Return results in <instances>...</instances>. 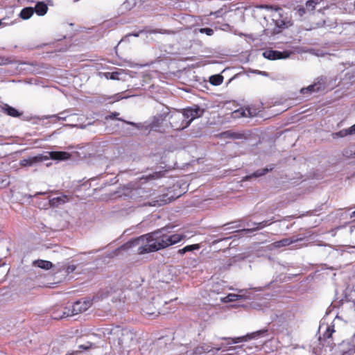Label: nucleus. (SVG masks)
I'll return each mask as SVG.
<instances>
[{
    "label": "nucleus",
    "instance_id": "f257e3e1",
    "mask_svg": "<svg viewBox=\"0 0 355 355\" xmlns=\"http://www.w3.org/2000/svg\"><path fill=\"white\" fill-rule=\"evenodd\" d=\"M166 229L162 228L150 234H147L132 239L116 250L113 253L118 255L122 250L131 248H137L139 254L155 252L171 245L169 243Z\"/></svg>",
    "mask_w": 355,
    "mask_h": 355
},
{
    "label": "nucleus",
    "instance_id": "f03ea898",
    "mask_svg": "<svg viewBox=\"0 0 355 355\" xmlns=\"http://www.w3.org/2000/svg\"><path fill=\"white\" fill-rule=\"evenodd\" d=\"M109 342L121 354H128L137 344L136 334L131 329L115 327L110 331Z\"/></svg>",
    "mask_w": 355,
    "mask_h": 355
},
{
    "label": "nucleus",
    "instance_id": "7ed1b4c3",
    "mask_svg": "<svg viewBox=\"0 0 355 355\" xmlns=\"http://www.w3.org/2000/svg\"><path fill=\"white\" fill-rule=\"evenodd\" d=\"M169 123L171 128L177 131L182 130L189 125L182 110L171 112L169 114Z\"/></svg>",
    "mask_w": 355,
    "mask_h": 355
},
{
    "label": "nucleus",
    "instance_id": "20e7f679",
    "mask_svg": "<svg viewBox=\"0 0 355 355\" xmlns=\"http://www.w3.org/2000/svg\"><path fill=\"white\" fill-rule=\"evenodd\" d=\"M184 116L189 125L196 119L202 116L204 114V109L200 108L198 105H193L182 110Z\"/></svg>",
    "mask_w": 355,
    "mask_h": 355
},
{
    "label": "nucleus",
    "instance_id": "39448f33",
    "mask_svg": "<svg viewBox=\"0 0 355 355\" xmlns=\"http://www.w3.org/2000/svg\"><path fill=\"white\" fill-rule=\"evenodd\" d=\"M92 301L89 300L83 299L76 301L72 305V313L76 315L87 311L92 305Z\"/></svg>",
    "mask_w": 355,
    "mask_h": 355
},
{
    "label": "nucleus",
    "instance_id": "423d86ee",
    "mask_svg": "<svg viewBox=\"0 0 355 355\" xmlns=\"http://www.w3.org/2000/svg\"><path fill=\"white\" fill-rule=\"evenodd\" d=\"M263 56L270 60H279L286 58L289 56L288 52H281L275 50H267L263 52Z\"/></svg>",
    "mask_w": 355,
    "mask_h": 355
},
{
    "label": "nucleus",
    "instance_id": "0eeeda50",
    "mask_svg": "<svg viewBox=\"0 0 355 355\" xmlns=\"http://www.w3.org/2000/svg\"><path fill=\"white\" fill-rule=\"evenodd\" d=\"M48 202L44 205V208L46 209L48 207H58L60 205H64L69 201V198L66 195H62L55 198L48 197Z\"/></svg>",
    "mask_w": 355,
    "mask_h": 355
},
{
    "label": "nucleus",
    "instance_id": "6e6552de",
    "mask_svg": "<svg viewBox=\"0 0 355 355\" xmlns=\"http://www.w3.org/2000/svg\"><path fill=\"white\" fill-rule=\"evenodd\" d=\"M49 157L42 155H38L34 157H29L28 158L23 159L20 161V165L21 166H31L38 162H42L47 160Z\"/></svg>",
    "mask_w": 355,
    "mask_h": 355
},
{
    "label": "nucleus",
    "instance_id": "1a4fd4ad",
    "mask_svg": "<svg viewBox=\"0 0 355 355\" xmlns=\"http://www.w3.org/2000/svg\"><path fill=\"white\" fill-rule=\"evenodd\" d=\"M223 345L217 347H214L209 344L202 343L196 347L193 352H191V355H202L203 354L211 352L213 349H215L216 351H219L222 349Z\"/></svg>",
    "mask_w": 355,
    "mask_h": 355
},
{
    "label": "nucleus",
    "instance_id": "9d476101",
    "mask_svg": "<svg viewBox=\"0 0 355 355\" xmlns=\"http://www.w3.org/2000/svg\"><path fill=\"white\" fill-rule=\"evenodd\" d=\"M143 192L141 188L134 189L131 185L124 186L122 191H120L121 196H124L125 197L135 198L137 195H140Z\"/></svg>",
    "mask_w": 355,
    "mask_h": 355
},
{
    "label": "nucleus",
    "instance_id": "9b49d317",
    "mask_svg": "<svg viewBox=\"0 0 355 355\" xmlns=\"http://www.w3.org/2000/svg\"><path fill=\"white\" fill-rule=\"evenodd\" d=\"M116 292L115 288L112 286L106 287L105 288L101 289L99 291L94 297L92 300L97 302L101 300L104 298L107 297L113 293Z\"/></svg>",
    "mask_w": 355,
    "mask_h": 355
},
{
    "label": "nucleus",
    "instance_id": "f8f14e48",
    "mask_svg": "<svg viewBox=\"0 0 355 355\" xmlns=\"http://www.w3.org/2000/svg\"><path fill=\"white\" fill-rule=\"evenodd\" d=\"M302 240H303V238L294 236H292L290 238H286V239H283L280 241H276L273 243V245L275 248H282V247H284V246H288L292 243H296L297 241H302Z\"/></svg>",
    "mask_w": 355,
    "mask_h": 355
},
{
    "label": "nucleus",
    "instance_id": "ddd939ff",
    "mask_svg": "<svg viewBox=\"0 0 355 355\" xmlns=\"http://www.w3.org/2000/svg\"><path fill=\"white\" fill-rule=\"evenodd\" d=\"M49 157L53 160L65 161L71 158V154L65 151L49 152Z\"/></svg>",
    "mask_w": 355,
    "mask_h": 355
},
{
    "label": "nucleus",
    "instance_id": "4468645a",
    "mask_svg": "<svg viewBox=\"0 0 355 355\" xmlns=\"http://www.w3.org/2000/svg\"><path fill=\"white\" fill-rule=\"evenodd\" d=\"M247 290H239L238 294L230 293L224 297L225 302H234L242 299H246L248 297L245 295Z\"/></svg>",
    "mask_w": 355,
    "mask_h": 355
},
{
    "label": "nucleus",
    "instance_id": "2eb2a0df",
    "mask_svg": "<svg viewBox=\"0 0 355 355\" xmlns=\"http://www.w3.org/2000/svg\"><path fill=\"white\" fill-rule=\"evenodd\" d=\"M165 119L166 116L164 114L154 116L152 121L148 124V128H150V130L161 131L159 128Z\"/></svg>",
    "mask_w": 355,
    "mask_h": 355
},
{
    "label": "nucleus",
    "instance_id": "dca6fc26",
    "mask_svg": "<svg viewBox=\"0 0 355 355\" xmlns=\"http://www.w3.org/2000/svg\"><path fill=\"white\" fill-rule=\"evenodd\" d=\"M254 115H255V112H252L250 108H240L232 113V116L234 119L253 116Z\"/></svg>",
    "mask_w": 355,
    "mask_h": 355
},
{
    "label": "nucleus",
    "instance_id": "f3484780",
    "mask_svg": "<svg viewBox=\"0 0 355 355\" xmlns=\"http://www.w3.org/2000/svg\"><path fill=\"white\" fill-rule=\"evenodd\" d=\"M275 221L273 220V219H270V220H263V221H262L261 223H254L253 224H254V225H255L254 227L243 229L242 231L245 232H248V233H251V232H254L256 230H261L263 227L271 225Z\"/></svg>",
    "mask_w": 355,
    "mask_h": 355
},
{
    "label": "nucleus",
    "instance_id": "a211bd4d",
    "mask_svg": "<svg viewBox=\"0 0 355 355\" xmlns=\"http://www.w3.org/2000/svg\"><path fill=\"white\" fill-rule=\"evenodd\" d=\"M266 331H267L266 330H260V331H254V332H252L250 334H247L246 335L243 336L237 337L238 343L247 342L250 340L257 338L260 335L266 333Z\"/></svg>",
    "mask_w": 355,
    "mask_h": 355
},
{
    "label": "nucleus",
    "instance_id": "6ab92c4d",
    "mask_svg": "<svg viewBox=\"0 0 355 355\" xmlns=\"http://www.w3.org/2000/svg\"><path fill=\"white\" fill-rule=\"evenodd\" d=\"M1 110L8 115L12 117H19L22 114V113L19 112L15 107H12L7 104H5L3 106H1Z\"/></svg>",
    "mask_w": 355,
    "mask_h": 355
},
{
    "label": "nucleus",
    "instance_id": "aec40b11",
    "mask_svg": "<svg viewBox=\"0 0 355 355\" xmlns=\"http://www.w3.org/2000/svg\"><path fill=\"white\" fill-rule=\"evenodd\" d=\"M33 265L36 267L44 270H49L53 267V263L49 261L38 259L33 261Z\"/></svg>",
    "mask_w": 355,
    "mask_h": 355
},
{
    "label": "nucleus",
    "instance_id": "412c9836",
    "mask_svg": "<svg viewBox=\"0 0 355 355\" xmlns=\"http://www.w3.org/2000/svg\"><path fill=\"white\" fill-rule=\"evenodd\" d=\"M355 134V124L347 129H343L334 134L338 137H344L347 135Z\"/></svg>",
    "mask_w": 355,
    "mask_h": 355
},
{
    "label": "nucleus",
    "instance_id": "4be33fe9",
    "mask_svg": "<svg viewBox=\"0 0 355 355\" xmlns=\"http://www.w3.org/2000/svg\"><path fill=\"white\" fill-rule=\"evenodd\" d=\"M48 10L47 6L43 2H39L35 5L34 12H35L38 15L42 16L44 15Z\"/></svg>",
    "mask_w": 355,
    "mask_h": 355
},
{
    "label": "nucleus",
    "instance_id": "5701e85b",
    "mask_svg": "<svg viewBox=\"0 0 355 355\" xmlns=\"http://www.w3.org/2000/svg\"><path fill=\"white\" fill-rule=\"evenodd\" d=\"M70 115L68 114V111L67 110H64L63 112H60L59 114H53V115H51V116H45L44 118L45 119H52V118H55L56 119V120L58 121H66L67 119L69 116Z\"/></svg>",
    "mask_w": 355,
    "mask_h": 355
},
{
    "label": "nucleus",
    "instance_id": "b1692460",
    "mask_svg": "<svg viewBox=\"0 0 355 355\" xmlns=\"http://www.w3.org/2000/svg\"><path fill=\"white\" fill-rule=\"evenodd\" d=\"M34 13V9L31 7L24 8L20 12L19 16L23 19H29Z\"/></svg>",
    "mask_w": 355,
    "mask_h": 355
},
{
    "label": "nucleus",
    "instance_id": "393cba45",
    "mask_svg": "<svg viewBox=\"0 0 355 355\" xmlns=\"http://www.w3.org/2000/svg\"><path fill=\"white\" fill-rule=\"evenodd\" d=\"M184 237V235L180 234H168L169 243H171V245L181 241Z\"/></svg>",
    "mask_w": 355,
    "mask_h": 355
},
{
    "label": "nucleus",
    "instance_id": "a878e982",
    "mask_svg": "<svg viewBox=\"0 0 355 355\" xmlns=\"http://www.w3.org/2000/svg\"><path fill=\"white\" fill-rule=\"evenodd\" d=\"M223 81V76L220 74L213 75L209 78V83L213 85H220L222 84Z\"/></svg>",
    "mask_w": 355,
    "mask_h": 355
},
{
    "label": "nucleus",
    "instance_id": "bb28decb",
    "mask_svg": "<svg viewBox=\"0 0 355 355\" xmlns=\"http://www.w3.org/2000/svg\"><path fill=\"white\" fill-rule=\"evenodd\" d=\"M335 331L334 329V326H328L322 334V336L320 337V340H325L327 339H329L331 337L332 334Z\"/></svg>",
    "mask_w": 355,
    "mask_h": 355
},
{
    "label": "nucleus",
    "instance_id": "cd10ccee",
    "mask_svg": "<svg viewBox=\"0 0 355 355\" xmlns=\"http://www.w3.org/2000/svg\"><path fill=\"white\" fill-rule=\"evenodd\" d=\"M76 268L75 265H62L58 269V272L65 271L67 274L73 272Z\"/></svg>",
    "mask_w": 355,
    "mask_h": 355
},
{
    "label": "nucleus",
    "instance_id": "c85d7f7f",
    "mask_svg": "<svg viewBox=\"0 0 355 355\" xmlns=\"http://www.w3.org/2000/svg\"><path fill=\"white\" fill-rule=\"evenodd\" d=\"M320 0H309L306 3L305 8L308 11H313L315 6L320 3Z\"/></svg>",
    "mask_w": 355,
    "mask_h": 355
},
{
    "label": "nucleus",
    "instance_id": "c756f323",
    "mask_svg": "<svg viewBox=\"0 0 355 355\" xmlns=\"http://www.w3.org/2000/svg\"><path fill=\"white\" fill-rule=\"evenodd\" d=\"M318 90H319V86L316 84H314V85H311L308 86L307 87L302 88L301 89V93L304 94L307 92L312 93L314 92H317Z\"/></svg>",
    "mask_w": 355,
    "mask_h": 355
},
{
    "label": "nucleus",
    "instance_id": "7c9ffc66",
    "mask_svg": "<svg viewBox=\"0 0 355 355\" xmlns=\"http://www.w3.org/2000/svg\"><path fill=\"white\" fill-rule=\"evenodd\" d=\"M119 112H114V113H112L110 115H108V116H105V119H117L119 121H123L124 123H125L127 124H130V125L136 126V124L135 123H133V122L127 121L123 120V119H121L120 118H117V116H119Z\"/></svg>",
    "mask_w": 355,
    "mask_h": 355
},
{
    "label": "nucleus",
    "instance_id": "2f4dec72",
    "mask_svg": "<svg viewBox=\"0 0 355 355\" xmlns=\"http://www.w3.org/2000/svg\"><path fill=\"white\" fill-rule=\"evenodd\" d=\"M270 170H272V168L268 169V168L257 170L252 175H250L249 177H246L245 179H248L249 178H251V177H255V178L260 177L261 175H265L266 173H268Z\"/></svg>",
    "mask_w": 355,
    "mask_h": 355
},
{
    "label": "nucleus",
    "instance_id": "473e14b6",
    "mask_svg": "<svg viewBox=\"0 0 355 355\" xmlns=\"http://www.w3.org/2000/svg\"><path fill=\"white\" fill-rule=\"evenodd\" d=\"M228 350H235L236 352L234 353L235 355H245V351L243 348V346H235V347H230Z\"/></svg>",
    "mask_w": 355,
    "mask_h": 355
},
{
    "label": "nucleus",
    "instance_id": "72a5a7b5",
    "mask_svg": "<svg viewBox=\"0 0 355 355\" xmlns=\"http://www.w3.org/2000/svg\"><path fill=\"white\" fill-rule=\"evenodd\" d=\"M121 74L120 72L119 71H115V72H112V73H110V72H107L105 73V77L107 79H111V80H119V75Z\"/></svg>",
    "mask_w": 355,
    "mask_h": 355
},
{
    "label": "nucleus",
    "instance_id": "f704fd0d",
    "mask_svg": "<svg viewBox=\"0 0 355 355\" xmlns=\"http://www.w3.org/2000/svg\"><path fill=\"white\" fill-rule=\"evenodd\" d=\"M142 313L144 316L148 317L149 318H153L154 317L158 315L155 312H148V308L143 309Z\"/></svg>",
    "mask_w": 355,
    "mask_h": 355
},
{
    "label": "nucleus",
    "instance_id": "c9c22d12",
    "mask_svg": "<svg viewBox=\"0 0 355 355\" xmlns=\"http://www.w3.org/2000/svg\"><path fill=\"white\" fill-rule=\"evenodd\" d=\"M200 33H205L207 35L211 36L214 34V30L210 28H202L199 29Z\"/></svg>",
    "mask_w": 355,
    "mask_h": 355
},
{
    "label": "nucleus",
    "instance_id": "e433bc0d",
    "mask_svg": "<svg viewBox=\"0 0 355 355\" xmlns=\"http://www.w3.org/2000/svg\"><path fill=\"white\" fill-rule=\"evenodd\" d=\"M200 248L199 244H193L185 246V250L187 252H191L195 250H199Z\"/></svg>",
    "mask_w": 355,
    "mask_h": 355
},
{
    "label": "nucleus",
    "instance_id": "4c0bfd02",
    "mask_svg": "<svg viewBox=\"0 0 355 355\" xmlns=\"http://www.w3.org/2000/svg\"><path fill=\"white\" fill-rule=\"evenodd\" d=\"M11 62L12 60L10 58L0 56V65L8 64Z\"/></svg>",
    "mask_w": 355,
    "mask_h": 355
},
{
    "label": "nucleus",
    "instance_id": "58836bf2",
    "mask_svg": "<svg viewBox=\"0 0 355 355\" xmlns=\"http://www.w3.org/2000/svg\"><path fill=\"white\" fill-rule=\"evenodd\" d=\"M166 202V200H156L153 202H150L149 205L150 206H161L162 205H164Z\"/></svg>",
    "mask_w": 355,
    "mask_h": 355
},
{
    "label": "nucleus",
    "instance_id": "ea45409f",
    "mask_svg": "<svg viewBox=\"0 0 355 355\" xmlns=\"http://www.w3.org/2000/svg\"><path fill=\"white\" fill-rule=\"evenodd\" d=\"M220 339L221 340H231L232 343H227L228 345L232 344V343H234V344L238 343L237 337H234V338L222 337V338H220Z\"/></svg>",
    "mask_w": 355,
    "mask_h": 355
},
{
    "label": "nucleus",
    "instance_id": "a19ab883",
    "mask_svg": "<svg viewBox=\"0 0 355 355\" xmlns=\"http://www.w3.org/2000/svg\"><path fill=\"white\" fill-rule=\"evenodd\" d=\"M92 345L89 344V343H86V344H84V345H79V348L80 349H85V350H87L88 349H89L91 347Z\"/></svg>",
    "mask_w": 355,
    "mask_h": 355
},
{
    "label": "nucleus",
    "instance_id": "79ce46f5",
    "mask_svg": "<svg viewBox=\"0 0 355 355\" xmlns=\"http://www.w3.org/2000/svg\"><path fill=\"white\" fill-rule=\"evenodd\" d=\"M306 8H300L298 10H297V12L299 14L300 16H302L305 12H306Z\"/></svg>",
    "mask_w": 355,
    "mask_h": 355
},
{
    "label": "nucleus",
    "instance_id": "37998d69",
    "mask_svg": "<svg viewBox=\"0 0 355 355\" xmlns=\"http://www.w3.org/2000/svg\"><path fill=\"white\" fill-rule=\"evenodd\" d=\"M186 252H187V251H186V250H185V247H184V248H182V249H180V250H178V253H179L180 254H185Z\"/></svg>",
    "mask_w": 355,
    "mask_h": 355
},
{
    "label": "nucleus",
    "instance_id": "c03bdc74",
    "mask_svg": "<svg viewBox=\"0 0 355 355\" xmlns=\"http://www.w3.org/2000/svg\"><path fill=\"white\" fill-rule=\"evenodd\" d=\"M256 73L258 74H261L262 76H268V73L266 71H256Z\"/></svg>",
    "mask_w": 355,
    "mask_h": 355
},
{
    "label": "nucleus",
    "instance_id": "a18cd8bd",
    "mask_svg": "<svg viewBox=\"0 0 355 355\" xmlns=\"http://www.w3.org/2000/svg\"><path fill=\"white\" fill-rule=\"evenodd\" d=\"M49 193V192L46 191V192H37L34 196H37V195H46Z\"/></svg>",
    "mask_w": 355,
    "mask_h": 355
},
{
    "label": "nucleus",
    "instance_id": "49530a36",
    "mask_svg": "<svg viewBox=\"0 0 355 355\" xmlns=\"http://www.w3.org/2000/svg\"><path fill=\"white\" fill-rule=\"evenodd\" d=\"M277 26L279 27H283L284 26V23L282 21L281 23L277 22Z\"/></svg>",
    "mask_w": 355,
    "mask_h": 355
},
{
    "label": "nucleus",
    "instance_id": "de8ad7c7",
    "mask_svg": "<svg viewBox=\"0 0 355 355\" xmlns=\"http://www.w3.org/2000/svg\"><path fill=\"white\" fill-rule=\"evenodd\" d=\"M139 33H135L129 34V35H128L126 37H128V36H130V35H132V36H135V37H138V36H139Z\"/></svg>",
    "mask_w": 355,
    "mask_h": 355
},
{
    "label": "nucleus",
    "instance_id": "09e8293b",
    "mask_svg": "<svg viewBox=\"0 0 355 355\" xmlns=\"http://www.w3.org/2000/svg\"><path fill=\"white\" fill-rule=\"evenodd\" d=\"M351 217L352 218L355 217V210L352 213Z\"/></svg>",
    "mask_w": 355,
    "mask_h": 355
},
{
    "label": "nucleus",
    "instance_id": "8fccbe9b",
    "mask_svg": "<svg viewBox=\"0 0 355 355\" xmlns=\"http://www.w3.org/2000/svg\"><path fill=\"white\" fill-rule=\"evenodd\" d=\"M79 0H73L74 2H77Z\"/></svg>",
    "mask_w": 355,
    "mask_h": 355
}]
</instances>
